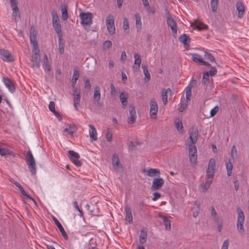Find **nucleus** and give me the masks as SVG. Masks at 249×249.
Returning <instances> with one entry per match:
<instances>
[{"label":"nucleus","mask_w":249,"mask_h":249,"mask_svg":"<svg viewBox=\"0 0 249 249\" xmlns=\"http://www.w3.org/2000/svg\"><path fill=\"white\" fill-rule=\"evenodd\" d=\"M215 161L214 159L209 160L208 168L206 170V182L201 184L203 188V192H206L212 184L214 175L215 173Z\"/></svg>","instance_id":"obj_1"},{"label":"nucleus","mask_w":249,"mask_h":249,"mask_svg":"<svg viewBox=\"0 0 249 249\" xmlns=\"http://www.w3.org/2000/svg\"><path fill=\"white\" fill-rule=\"evenodd\" d=\"M236 211L238 213L237 220V230L241 234L243 235L245 233V229L243 226L245 221L244 213L240 207H237Z\"/></svg>","instance_id":"obj_2"},{"label":"nucleus","mask_w":249,"mask_h":249,"mask_svg":"<svg viewBox=\"0 0 249 249\" xmlns=\"http://www.w3.org/2000/svg\"><path fill=\"white\" fill-rule=\"evenodd\" d=\"M26 161L32 175H35L36 173V162L30 150L27 151L26 156Z\"/></svg>","instance_id":"obj_3"},{"label":"nucleus","mask_w":249,"mask_h":249,"mask_svg":"<svg viewBox=\"0 0 249 249\" xmlns=\"http://www.w3.org/2000/svg\"><path fill=\"white\" fill-rule=\"evenodd\" d=\"M53 20V26L58 36L62 35L61 25L59 19L55 11L53 10L51 12Z\"/></svg>","instance_id":"obj_4"},{"label":"nucleus","mask_w":249,"mask_h":249,"mask_svg":"<svg viewBox=\"0 0 249 249\" xmlns=\"http://www.w3.org/2000/svg\"><path fill=\"white\" fill-rule=\"evenodd\" d=\"M79 17L81 19V24L87 29V27L92 23V15L90 13L82 12Z\"/></svg>","instance_id":"obj_5"},{"label":"nucleus","mask_w":249,"mask_h":249,"mask_svg":"<svg viewBox=\"0 0 249 249\" xmlns=\"http://www.w3.org/2000/svg\"><path fill=\"white\" fill-rule=\"evenodd\" d=\"M106 23L107 29L109 34L112 35L115 33V27L114 25V18L113 16L110 14L107 17Z\"/></svg>","instance_id":"obj_6"},{"label":"nucleus","mask_w":249,"mask_h":249,"mask_svg":"<svg viewBox=\"0 0 249 249\" xmlns=\"http://www.w3.org/2000/svg\"><path fill=\"white\" fill-rule=\"evenodd\" d=\"M38 48H33V54L32 55V61L33 67L39 68L40 66V57Z\"/></svg>","instance_id":"obj_7"},{"label":"nucleus","mask_w":249,"mask_h":249,"mask_svg":"<svg viewBox=\"0 0 249 249\" xmlns=\"http://www.w3.org/2000/svg\"><path fill=\"white\" fill-rule=\"evenodd\" d=\"M189 160L191 162L196 163L197 160V149L195 144H189Z\"/></svg>","instance_id":"obj_8"},{"label":"nucleus","mask_w":249,"mask_h":249,"mask_svg":"<svg viewBox=\"0 0 249 249\" xmlns=\"http://www.w3.org/2000/svg\"><path fill=\"white\" fill-rule=\"evenodd\" d=\"M189 139L191 141V143L195 144L197 141L199 133L197 128L195 126H192L189 130Z\"/></svg>","instance_id":"obj_9"},{"label":"nucleus","mask_w":249,"mask_h":249,"mask_svg":"<svg viewBox=\"0 0 249 249\" xmlns=\"http://www.w3.org/2000/svg\"><path fill=\"white\" fill-rule=\"evenodd\" d=\"M69 154V157L70 159L77 166L80 167L81 166V163L80 161L79 160L80 158V156L79 154L76 152L70 150L68 152Z\"/></svg>","instance_id":"obj_10"},{"label":"nucleus","mask_w":249,"mask_h":249,"mask_svg":"<svg viewBox=\"0 0 249 249\" xmlns=\"http://www.w3.org/2000/svg\"><path fill=\"white\" fill-rule=\"evenodd\" d=\"M30 40L33 45V48H38L36 40V33L35 27L32 25L30 28Z\"/></svg>","instance_id":"obj_11"},{"label":"nucleus","mask_w":249,"mask_h":249,"mask_svg":"<svg viewBox=\"0 0 249 249\" xmlns=\"http://www.w3.org/2000/svg\"><path fill=\"white\" fill-rule=\"evenodd\" d=\"M80 94L81 92L80 89L75 88L73 90L72 95L73 96V106L76 110H78V108L80 107Z\"/></svg>","instance_id":"obj_12"},{"label":"nucleus","mask_w":249,"mask_h":249,"mask_svg":"<svg viewBox=\"0 0 249 249\" xmlns=\"http://www.w3.org/2000/svg\"><path fill=\"white\" fill-rule=\"evenodd\" d=\"M164 181L162 178H155L153 180L151 189L153 191L160 189L164 185Z\"/></svg>","instance_id":"obj_13"},{"label":"nucleus","mask_w":249,"mask_h":249,"mask_svg":"<svg viewBox=\"0 0 249 249\" xmlns=\"http://www.w3.org/2000/svg\"><path fill=\"white\" fill-rule=\"evenodd\" d=\"M0 55L2 59L4 61L12 62L14 60L13 56L8 51L0 49Z\"/></svg>","instance_id":"obj_14"},{"label":"nucleus","mask_w":249,"mask_h":249,"mask_svg":"<svg viewBox=\"0 0 249 249\" xmlns=\"http://www.w3.org/2000/svg\"><path fill=\"white\" fill-rule=\"evenodd\" d=\"M166 22L168 26L171 28L173 36L175 37L177 34V26L175 19L173 17L166 18Z\"/></svg>","instance_id":"obj_15"},{"label":"nucleus","mask_w":249,"mask_h":249,"mask_svg":"<svg viewBox=\"0 0 249 249\" xmlns=\"http://www.w3.org/2000/svg\"><path fill=\"white\" fill-rule=\"evenodd\" d=\"M112 164L116 172H120L122 170L123 166L120 162L118 156L114 154L112 156Z\"/></svg>","instance_id":"obj_16"},{"label":"nucleus","mask_w":249,"mask_h":249,"mask_svg":"<svg viewBox=\"0 0 249 249\" xmlns=\"http://www.w3.org/2000/svg\"><path fill=\"white\" fill-rule=\"evenodd\" d=\"M129 108L130 117L127 119V122L128 124H132L135 122L137 117L135 108L133 105H130Z\"/></svg>","instance_id":"obj_17"},{"label":"nucleus","mask_w":249,"mask_h":249,"mask_svg":"<svg viewBox=\"0 0 249 249\" xmlns=\"http://www.w3.org/2000/svg\"><path fill=\"white\" fill-rule=\"evenodd\" d=\"M13 12H12V18L15 22H17L18 19L20 18V14L19 8L18 6V4L11 5Z\"/></svg>","instance_id":"obj_18"},{"label":"nucleus","mask_w":249,"mask_h":249,"mask_svg":"<svg viewBox=\"0 0 249 249\" xmlns=\"http://www.w3.org/2000/svg\"><path fill=\"white\" fill-rule=\"evenodd\" d=\"M93 103L94 104H96L97 105H99V101L101 98V93H100V88L99 86H96L94 88V92H93Z\"/></svg>","instance_id":"obj_19"},{"label":"nucleus","mask_w":249,"mask_h":249,"mask_svg":"<svg viewBox=\"0 0 249 249\" xmlns=\"http://www.w3.org/2000/svg\"><path fill=\"white\" fill-rule=\"evenodd\" d=\"M52 218H53V221L54 222L55 224H56V225L59 229L62 235L64 237V238L66 240H68L69 238L68 236L67 233L66 232V231H65V230H64L63 226L61 224V223L57 220V219L54 216H53Z\"/></svg>","instance_id":"obj_20"},{"label":"nucleus","mask_w":249,"mask_h":249,"mask_svg":"<svg viewBox=\"0 0 249 249\" xmlns=\"http://www.w3.org/2000/svg\"><path fill=\"white\" fill-rule=\"evenodd\" d=\"M143 173L146 172L147 176L151 177H153L154 176L159 177L160 175V171L158 169H143L142 170Z\"/></svg>","instance_id":"obj_21"},{"label":"nucleus","mask_w":249,"mask_h":249,"mask_svg":"<svg viewBox=\"0 0 249 249\" xmlns=\"http://www.w3.org/2000/svg\"><path fill=\"white\" fill-rule=\"evenodd\" d=\"M150 113L151 116L156 115L158 110L157 102L155 99H152L150 101Z\"/></svg>","instance_id":"obj_22"},{"label":"nucleus","mask_w":249,"mask_h":249,"mask_svg":"<svg viewBox=\"0 0 249 249\" xmlns=\"http://www.w3.org/2000/svg\"><path fill=\"white\" fill-rule=\"evenodd\" d=\"M3 81L10 92L13 93L15 91V85L9 78L8 77H3Z\"/></svg>","instance_id":"obj_23"},{"label":"nucleus","mask_w":249,"mask_h":249,"mask_svg":"<svg viewBox=\"0 0 249 249\" xmlns=\"http://www.w3.org/2000/svg\"><path fill=\"white\" fill-rule=\"evenodd\" d=\"M236 9L238 11V16L239 18H242L245 12V7L243 3L237 1L236 4Z\"/></svg>","instance_id":"obj_24"},{"label":"nucleus","mask_w":249,"mask_h":249,"mask_svg":"<svg viewBox=\"0 0 249 249\" xmlns=\"http://www.w3.org/2000/svg\"><path fill=\"white\" fill-rule=\"evenodd\" d=\"M179 41L184 44V46H189L191 39L190 37L185 34H183L179 37Z\"/></svg>","instance_id":"obj_25"},{"label":"nucleus","mask_w":249,"mask_h":249,"mask_svg":"<svg viewBox=\"0 0 249 249\" xmlns=\"http://www.w3.org/2000/svg\"><path fill=\"white\" fill-rule=\"evenodd\" d=\"M172 90L171 89L168 88L166 89H162V100L164 105H166L167 103V97L168 93L171 94Z\"/></svg>","instance_id":"obj_26"},{"label":"nucleus","mask_w":249,"mask_h":249,"mask_svg":"<svg viewBox=\"0 0 249 249\" xmlns=\"http://www.w3.org/2000/svg\"><path fill=\"white\" fill-rule=\"evenodd\" d=\"M76 129L74 125H72L71 124H68L66 125V128L63 130L64 135H66V133H68L69 134L72 135L74 132H75Z\"/></svg>","instance_id":"obj_27"},{"label":"nucleus","mask_w":249,"mask_h":249,"mask_svg":"<svg viewBox=\"0 0 249 249\" xmlns=\"http://www.w3.org/2000/svg\"><path fill=\"white\" fill-rule=\"evenodd\" d=\"M55 103L53 101H51L49 105V108L50 110L53 112L54 115L59 120L61 119L60 114L55 110Z\"/></svg>","instance_id":"obj_28"},{"label":"nucleus","mask_w":249,"mask_h":249,"mask_svg":"<svg viewBox=\"0 0 249 249\" xmlns=\"http://www.w3.org/2000/svg\"><path fill=\"white\" fill-rule=\"evenodd\" d=\"M89 126L91 129L89 131L90 138L94 141H96L97 140V133L96 128L92 124H89Z\"/></svg>","instance_id":"obj_29"},{"label":"nucleus","mask_w":249,"mask_h":249,"mask_svg":"<svg viewBox=\"0 0 249 249\" xmlns=\"http://www.w3.org/2000/svg\"><path fill=\"white\" fill-rule=\"evenodd\" d=\"M124 209L125 213V220L131 223L133 220V217L131 209L130 208L126 206Z\"/></svg>","instance_id":"obj_30"},{"label":"nucleus","mask_w":249,"mask_h":249,"mask_svg":"<svg viewBox=\"0 0 249 249\" xmlns=\"http://www.w3.org/2000/svg\"><path fill=\"white\" fill-rule=\"evenodd\" d=\"M134 57L135 58L134 67L137 69L139 68L142 62L141 56L139 54L135 53Z\"/></svg>","instance_id":"obj_31"},{"label":"nucleus","mask_w":249,"mask_h":249,"mask_svg":"<svg viewBox=\"0 0 249 249\" xmlns=\"http://www.w3.org/2000/svg\"><path fill=\"white\" fill-rule=\"evenodd\" d=\"M142 68L143 72L144 75V80L145 82H148L150 80V74L148 71L147 67L146 65H142Z\"/></svg>","instance_id":"obj_32"},{"label":"nucleus","mask_w":249,"mask_h":249,"mask_svg":"<svg viewBox=\"0 0 249 249\" xmlns=\"http://www.w3.org/2000/svg\"><path fill=\"white\" fill-rule=\"evenodd\" d=\"M119 97L123 107L124 108L127 105L128 98L127 94H125L124 92H122L120 93Z\"/></svg>","instance_id":"obj_33"},{"label":"nucleus","mask_w":249,"mask_h":249,"mask_svg":"<svg viewBox=\"0 0 249 249\" xmlns=\"http://www.w3.org/2000/svg\"><path fill=\"white\" fill-rule=\"evenodd\" d=\"M147 232L143 230L141 231L139 240L141 244H143L146 242L147 238Z\"/></svg>","instance_id":"obj_34"},{"label":"nucleus","mask_w":249,"mask_h":249,"mask_svg":"<svg viewBox=\"0 0 249 249\" xmlns=\"http://www.w3.org/2000/svg\"><path fill=\"white\" fill-rule=\"evenodd\" d=\"M61 10L62 12V18L64 20H66L69 18L67 7L64 5H61Z\"/></svg>","instance_id":"obj_35"},{"label":"nucleus","mask_w":249,"mask_h":249,"mask_svg":"<svg viewBox=\"0 0 249 249\" xmlns=\"http://www.w3.org/2000/svg\"><path fill=\"white\" fill-rule=\"evenodd\" d=\"M59 37V51L60 54H63L64 53V43L62 42V35H60Z\"/></svg>","instance_id":"obj_36"},{"label":"nucleus","mask_w":249,"mask_h":249,"mask_svg":"<svg viewBox=\"0 0 249 249\" xmlns=\"http://www.w3.org/2000/svg\"><path fill=\"white\" fill-rule=\"evenodd\" d=\"M160 217L163 220V224L165 226L166 229L168 230H170L171 228L170 221L166 217L164 216H160Z\"/></svg>","instance_id":"obj_37"},{"label":"nucleus","mask_w":249,"mask_h":249,"mask_svg":"<svg viewBox=\"0 0 249 249\" xmlns=\"http://www.w3.org/2000/svg\"><path fill=\"white\" fill-rule=\"evenodd\" d=\"M211 214L213 218V220L216 223H218L219 219L217 213L213 206L211 207Z\"/></svg>","instance_id":"obj_38"},{"label":"nucleus","mask_w":249,"mask_h":249,"mask_svg":"<svg viewBox=\"0 0 249 249\" xmlns=\"http://www.w3.org/2000/svg\"><path fill=\"white\" fill-rule=\"evenodd\" d=\"M218 0H211L210 5L213 12L215 13L217 11L218 7Z\"/></svg>","instance_id":"obj_39"},{"label":"nucleus","mask_w":249,"mask_h":249,"mask_svg":"<svg viewBox=\"0 0 249 249\" xmlns=\"http://www.w3.org/2000/svg\"><path fill=\"white\" fill-rule=\"evenodd\" d=\"M105 137L107 141L108 142H111L112 140V132L109 128H107L106 130Z\"/></svg>","instance_id":"obj_40"},{"label":"nucleus","mask_w":249,"mask_h":249,"mask_svg":"<svg viewBox=\"0 0 249 249\" xmlns=\"http://www.w3.org/2000/svg\"><path fill=\"white\" fill-rule=\"evenodd\" d=\"M175 124L176 127L177 128V129L178 130V131H179V132L183 131V127L182 125V122L180 119L176 120L175 122Z\"/></svg>","instance_id":"obj_41"},{"label":"nucleus","mask_w":249,"mask_h":249,"mask_svg":"<svg viewBox=\"0 0 249 249\" xmlns=\"http://www.w3.org/2000/svg\"><path fill=\"white\" fill-rule=\"evenodd\" d=\"M43 67L46 69L48 71H50L51 69V66L49 64L47 55L45 54L44 56V64Z\"/></svg>","instance_id":"obj_42"},{"label":"nucleus","mask_w":249,"mask_h":249,"mask_svg":"<svg viewBox=\"0 0 249 249\" xmlns=\"http://www.w3.org/2000/svg\"><path fill=\"white\" fill-rule=\"evenodd\" d=\"M96 245V239L91 238L89 244V249H97Z\"/></svg>","instance_id":"obj_43"},{"label":"nucleus","mask_w":249,"mask_h":249,"mask_svg":"<svg viewBox=\"0 0 249 249\" xmlns=\"http://www.w3.org/2000/svg\"><path fill=\"white\" fill-rule=\"evenodd\" d=\"M123 29L126 33H128L129 30V25L128 19L126 18H124L123 19Z\"/></svg>","instance_id":"obj_44"},{"label":"nucleus","mask_w":249,"mask_h":249,"mask_svg":"<svg viewBox=\"0 0 249 249\" xmlns=\"http://www.w3.org/2000/svg\"><path fill=\"white\" fill-rule=\"evenodd\" d=\"M226 168L227 170V175L228 176H231L232 170V164L230 161L226 163Z\"/></svg>","instance_id":"obj_45"},{"label":"nucleus","mask_w":249,"mask_h":249,"mask_svg":"<svg viewBox=\"0 0 249 249\" xmlns=\"http://www.w3.org/2000/svg\"><path fill=\"white\" fill-rule=\"evenodd\" d=\"M196 28L198 30H201L202 29H205L207 28V25H206L203 23L199 22V21H196Z\"/></svg>","instance_id":"obj_46"},{"label":"nucleus","mask_w":249,"mask_h":249,"mask_svg":"<svg viewBox=\"0 0 249 249\" xmlns=\"http://www.w3.org/2000/svg\"><path fill=\"white\" fill-rule=\"evenodd\" d=\"M13 153L7 149L0 148V154L2 156H5L7 155H12Z\"/></svg>","instance_id":"obj_47"},{"label":"nucleus","mask_w":249,"mask_h":249,"mask_svg":"<svg viewBox=\"0 0 249 249\" xmlns=\"http://www.w3.org/2000/svg\"><path fill=\"white\" fill-rule=\"evenodd\" d=\"M237 151L236 148L234 145H233L231 149V156L233 159H235L237 158Z\"/></svg>","instance_id":"obj_48"},{"label":"nucleus","mask_w":249,"mask_h":249,"mask_svg":"<svg viewBox=\"0 0 249 249\" xmlns=\"http://www.w3.org/2000/svg\"><path fill=\"white\" fill-rule=\"evenodd\" d=\"M191 55L192 56L193 60L195 62H198L200 63V60H202V58L201 57V56L198 54L193 53V54H191Z\"/></svg>","instance_id":"obj_49"},{"label":"nucleus","mask_w":249,"mask_h":249,"mask_svg":"<svg viewBox=\"0 0 249 249\" xmlns=\"http://www.w3.org/2000/svg\"><path fill=\"white\" fill-rule=\"evenodd\" d=\"M192 96L191 88L188 87L186 88V97L188 100H190V98Z\"/></svg>","instance_id":"obj_50"},{"label":"nucleus","mask_w":249,"mask_h":249,"mask_svg":"<svg viewBox=\"0 0 249 249\" xmlns=\"http://www.w3.org/2000/svg\"><path fill=\"white\" fill-rule=\"evenodd\" d=\"M110 94L112 96H116V89L115 86L113 83H111L110 85Z\"/></svg>","instance_id":"obj_51"},{"label":"nucleus","mask_w":249,"mask_h":249,"mask_svg":"<svg viewBox=\"0 0 249 249\" xmlns=\"http://www.w3.org/2000/svg\"><path fill=\"white\" fill-rule=\"evenodd\" d=\"M205 57L207 59L209 60L211 62H215L214 57L211 53H209L205 52Z\"/></svg>","instance_id":"obj_52"},{"label":"nucleus","mask_w":249,"mask_h":249,"mask_svg":"<svg viewBox=\"0 0 249 249\" xmlns=\"http://www.w3.org/2000/svg\"><path fill=\"white\" fill-rule=\"evenodd\" d=\"M209 76L208 75V73H206V72H204L203 76L202 83H203L204 84H206L208 83H209Z\"/></svg>","instance_id":"obj_53"},{"label":"nucleus","mask_w":249,"mask_h":249,"mask_svg":"<svg viewBox=\"0 0 249 249\" xmlns=\"http://www.w3.org/2000/svg\"><path fill=\"white\" fill-rule=\"evenodd\" d=\"M79 75L80 72L79 70L77 69H74L73 70V73L72 75V77L73 78V79H75V80H77L79 78Z\"/></svg>","instance_id":"obj_54"},{"label":"nucleus","mask_w":249,"mask_h":249,"mask_svg":"<svg viewBox=\"0 0 249 249\" xmlns=\"http://www.w3.org/2000/svg\"><path fill=\"white\" fill-rule=\"evenodd\" d=\"M135 17L136 19V25H141V18L138 13H136L135 14Z\"/></svg>","instance_id":"obj_55"},{"label":"nucleus","mask_w":249,"mask_h":249,"mask_svg":"<svg viewBox=\"0 0 249 249\" xmlns=\"http://www.w3.org/2000/svg\"><path fill=\"white\" fill-rule=\"evenodd\" d=\"M211 68H212V69L210 71H206V73H208L209 76L210 75L211 76H213L217 72V70H216V68L215 67H211Z\"/></svg>","instance_id":"obj_56"},{"label":"nucleus","mask_w":249,"mask_h":249,"mask_svg":"<svg viewBox=\"0 0 249 249\" xmlns=\"http://www.w3.org/2000/svg\"><path fill=\"white\" fill-rule=\"evenodd\" d=\"M91 88V84L90 80L89 79H85V89H86L89 90Z\"/></svg>","instance_id":"obj_57"},{"label":"nucleus","mask_w":249,"mask_h":249,"mask_svg":"<svg viewBox=\"0 0 249 249\" xmlns=\"http://www.w3.org/2000/svg\"><path fill=\"white\" fill-rule=\"evenodd\" d=\"M112 45V42L110 41L107 40L104 42L103 44V48L105 49H108L111 47Z\"/></svg>","instance_id":"obj_58"},{"label":"nucleus","mask_w":249,"mask_h":249,"mask_svg":"<svg viewBox=\"0 0 249 249\" xmlns=\"http://www.w3.org/2000/svg\"><path fill=\"white\" fill-rule=\"evenodd\" d=\"M218 107L216 106L211 109L210 111V117L214 116L218 111Z\"/></svg>","instance_id":"obj_59"},{"label":"nucleus","mask_w":249,"mask_h":249,"mask_svg":"<svg viewBox=\"0 0 249 249\" xmlns=\"http://www.w3.org/2000/svg\"><path fill=\"white\" fill-rule=\"evenodd\" d=\"M187 107V104L185 103H181L180 106L178 108V110L179 112H182Z\"/></svg>","instance_id":"obj_60"},{"label":"nucleus","mask_w":249,"mask_h":249,"mask_svg":"<svg viewBox=\"0 0 249 249\" xmlns=\"http://www.w3.org/2000/svg\"><path fill=\"white\" fill-rule=\"evenodd\" d=\"M145 7L146 8V10L148 12H150L152 14H154L155 13V11H156L155 8L153 7H150V5H149V6H146Z\"/></svg>","instance_id":"obj_61"},{"label":"nucleus","mask_w":249,"mask_h":249,"mask_svg":"<svg viewBox=\"0 0 249 249\" xmlns=\"http://www.w3.org/2000/svg\"><path fill=\"white\" fill-rule=\"evenodd\" d=\"M154 197L152 198V200L156 201L158 198H160L161 197V195L159 192H155L153 194Z\"/></svg>","instance_id":"obj_62"},{"label":"nucleus","mask_w":249,"mask_h":249,"mask_svg":"<svg viewBox=\"0 0 249 249\" xmlns=\"http://www.w3.org/2000/svg\"><path fill=\"white\" fill-rule=\"evenodd\" d=\"M229 245V241L228 240L224 241L222 246L221 249H228Z\"/></svg>","instance_id":"obj_63"},{"label":"nucleus","mask_w":249,"mask_h":249,"mask_svg":"<svg viewBox=\"0 0 249 249\" xmlns=\"http://www.w3.org/2000/svg\"><path fill=\"white\" fill-rule=\"evenodd\" d=\"M234 189L236 191H237L239 188V183L237 180L235 179L233 180Z\"/></svg>","instance_id":"obj_64"}]
</instances>
